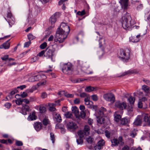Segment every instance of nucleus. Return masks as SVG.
Here are the masks:
<instances>
[{
  "label": "nucleus",
  "instance_id": "nucleus-1",
  "mask_svg": "<svg viewBox=\"0 0 150 150\" xmlns=\"http://www.w3.org/2000/svg\"><path fill=\"white\" fill-rule=\"evenodd\" d=\"M63 25H64V27L63 28L61 27L58 28L56 34L55 38L57 40V42L59 43H62L64 41L70 31L69 26L64 23H62L61 26Z\"/></svg>",
  "mask_w": 150,
  "mask_h": 150
},
{
  "label": "nucleus",
  "instance_id": "nucleus-2",
  "mask_svg": "<svg viewBox=\"0 0 150 150\" xmlns=\"http://www.w3.org/2000/svg\"><path fill=\"white\" fill-rule=\"evenodd\" d=\"M120 21L123 28L126 30L129 29L135 24L134 21L132 20L130 14L127 13L122 17Z\"/></svg>",
  "mask_w": 150,
  "mask_h": 150
},
{
  "label": "nucleus",
  "instance_id": "nucleus-3",
  "mask_svg": "<svg viewBox=\"0 0 150 150\" xmlns=\"http://www.w3.org/2000/svg\"><path fill=\"white\" fill-rule=\"evenodd\" d=\"M106 109L103 107H101L97 115V122L100 124H104L106 117Z\"/></svg>",
  "mask_w": 150,
  "mask_h": 150
},
{
  "label": "nucleus",
  "instance_id": "nucleus-4",
  "mask_svg": "<svg viewBox=\"0 0 150 150\" xmlns=\"http://www.w3.org/2000/svg\"><path fill=\"white\" fill-rule=\"evenodd\" d=\"M118 55L125 62H127L130 59V52L129 50L126 52L124 50L120 49L118 53Z\"/></svg>",
  "mask_w": 150,
  "mask_h": 150
},
{
  "label": "nucleus",
  "instance_id": "nucleus-5",
  "mask_svg": "<svg viewBox=\"0 0 150 150\" xmlns=\"http://www.w3.org/2000/svg\"><path fill=\"white\" fill-rule=\"evenodd\" d=\"M63 72L65 74L70 75L73 71V65L70 63L64 64L62 68Z\"/></svg>",
  "mask_w": 150,
  "mask_h": 150
},
{
  "label": "nucleus",
  "instance_id": "nucleus-6",
  "mask_svg": "<svg viewBox=\"0 0 150 150\" xmlns=\"http://www.w3.org/2000/svg\"><path fill=\"white\" fill-rule=\"evenodd\" d=\"M104 98L106 100L114 103L115 101V97L114 94L111 93L105 94L103 95Z\"/></svg>",
  "mask_w": 150,
  "mask_h": 150
},
{
  "label": "nucleus",
  "instance_id": "nucleus-7",
  "mask_svg": "<svg viewBox=\"0 0 150 150\" xmlns=\"http://www.w3.org/2000/svg\"><path fill=\"white\" fill-rule=\"evenodd\" d=\"M111 141L112 146H117L118 144L122 146L124 144V140L122 136L119 137L118 139L114 138Z\"/></svg>",
  "mask_w": 150,
  "mask_h": 150
},
{
  "label": "nucleus",
  "instance_id": "nucleus-8",
  "mask_svg": "<svg viewBox=\"0 0 150 150\" xmlns=\"http://www.w3.org/2000/svg\"><path fill=\"white\" fill-rule=\"evenodd\" d=\"M115 106L117 109L120 110H122L126 108L127 105L125 102L117 101L115 103Z\"/></svg>",
  "mask_w": 150,
  "mask_h": 150
},
{
  "label": "nucleus",
  "instance_id": "nucleus-9",
  "mask_svg": "<svg viewBox=\"0 0 150 150\" xmlns=\"http://www.w3.org/2000/svg\"><path fill=\"white\" fill-rule=\"evenodd\" d=\"M67 126L68 129H71L73 130H76L78 128L76 122L72 121L68 122L67 123Z\"/></svg>",
  "mask_w": 150,
  "mask_h": 150
},
{
  "label": "nucleus",
  "instance_id": "nucleus-10",
  "mask_svg": "<svg viewBox=\"0 0 150 150\" xmlns=\"http://www.w3.org/2000/svg\"><path fill=\"white\" fill-rule=\"evenodd\" d=\"M7 17L8 18L6 20L9 23L10 27H11L12 25L15 23V18L13 17L12 13L11 12L8 13Z\"/></svg>",
  "mask_w": 150,
  "mask_h": 150
},
{
  "label": "nucleus",
  "instance_id": "nucleus-11",
  "mask_svg": "<svg viewBox=\"0 0 150 150\" xmlns=\"http://www.w3.org/2000/svg\"><path fill=\"white\" fill-rule=\"evenodd\" d=\"M54 51V50L52 48L51 49L47 48L45 50V56L48 58L51 57L53 55V53Z\"/></svg>",
  "mask_w": 150,
  "mask_h": 150
},
{
  "label": "nucleus",
  "instance_id": "nucleus-12",
  "mask_svg": "<svg viewBox=\"0 0 150 150\" xmlns=\"http://www.w3.org/2000/svg\"><path fill=\"white\" fill-rule=\"evenodd\" d=\"M59 13H56L52 16L50 19V22L52 24L55 23L57 18L59 17Z\"/></svg>",
  "mask_w": 150,
  "mask_h": 150
},
{
  "label": "nucleus",
  "instance_id": "nucleus-13",
  "mask_svg": "<svg viewBox=\"0 0 150 150\" xmlns=\"http://www.w3.org/2000/svg\"><path fill=\"white\" fill-rule=\"evenodd\" d=\"M143 121L145 124V125L144 126H150V115H146L144 117Z\"/></svg>",
  "mask_w": 150,
  "mask_h": 150
},
{
  "label": "nucleus",
  "instance_id": "nucleus-14",
  "mask_svg": "<svg viewBox=\"0 0 150 150\" xmlns=\"http://www.w3.org/2000/svg\"><path fill=\"white\" fill-rule=\"evenodd\" d=\"M142 117L141 116H138L135 121L134 124L136 126H140L142 123Z\"/></svg>",
  "mask_w": 150,
  "mask_h": 150
},
{
  "label": "nucleus",
  "instance_id": "nucleus-15",
  "mask_svg": "<svg viewBox=\"0 0 150 150\" xmlns=\"http://www.w3.org/2000/svg\"><path fill=\"white\" fill-rule=\"evenodd\" d=\"M139 72V71L137 69L130 70L123 73L122 76H124L127 75L137 74Z\"/></svg>",
  "mask_w": 150,
  "mask_h": 150
},
{
  "label": "nucleus",
  "instance_id": "nucleus-16",
  "mask_svg": "<svg viewBox=\"0 0 150 150\" xmlns=\"http://www.w3.org/2000/svg\"><path fill=\"white\" fill-rule=\"evenodd\" d=\"M129 0H120V3L124 10L126 11L128 8V2Z\"/></svg>",
  "mask_w": 150,
  "mask_h": 150
},
{
  "label": "nucleus",
  "instance_id": "nucleus-17",
  "mask_svg": "<svg viewBox=\"0 0 150 150\" xmlns=\"http://www.w3.org/2000/svg\"><path fill=\"white\" fill-rule=\"evenodd\" d=\"M29 110L30 107L28 105L26 104L23 105L22 107L21 113L24 115H26L27 114V112H29Z\"/></svg>",
  "mask_w": 150,
  "mask_h": 150
},
{
  "label": "nucleus",
  "instance_id": "nucleus-18",
  "mask_svg": "<svg viewBox=\"0 0 150 150\" xmlns=\"http://www.w3.org/2000/svg\"><path fill=\"white\" fill-rule=\"evenodd\" d=\"M34 126L35 129L37 131H39L42 129V124L41 122H37L35 123Z\"/></svg>",
  "mask_w": 150,
  "mask_h": 150
},
{
  "label": "nucleus",
  "instance_id": "nucleus-19",
  "mask_svg": "<svg viewBox=\"0 0 150 150\" xmlns=\"http://www.w3.org/2000/svg\"><path fill=\"white\" fill-rule=\"evenodd\" d=\"M10 40H9L3 43L2 45H0V49H8L10 45V42H9Z\"/></svg>",
  "mask_w": 150,
  "mask_h": 150
},
{
  "label": "nucleus",
  "instance_id": "nucleus-20",
  "mask_svg": "<svg viewBox=\"0 0 150 150\" xmlns=\"http://www.w3.org/2000/svg\"><path fill=\"white\" fill-rule=\"evenodd\" d=\"M37 118L36 115V112L35 111H33L32 113H30L28 119L29 120H36Z\"/></svg>",
  "mask_w": 150,
  "mask_h": 150
},
{
  "label": "nucleus",
  "instance_id": "nucleus-21",
  "mask_svg": "<svg viewBox=\"0 0 150 150\" xmlns=\"http://www.w3.org/2000/svg\"><path fill=\"white\" fill-rule=\"evenodd\" d=\"M104 141L103 140H100L98 143V145L95 146L94 148L96 150H100L101 149V147L104 144Z\"/></svg>",
  "mask_w": 150,
  "mask_h": 150
},
{
  "label": "nucleus",
  "instance_id": "nucleus-22",
  "mask_svg": "<svg viewBox=\"0 0 150 150\" xmlns=\"http://www.w3.org/2000/svg\"><path fill=\"white\" fill-rule=\"evenodd\" d=\"M49 106V111L52 112L56 110V109L55 108L56 104L54 103H49L48 104Z\"/></svg>",
  "mask_w": 150,
  "mask_h": 150
},
{
  "label": "nucleus",
  "instance_id": "nucleus-23",
  "mask_svg": "<svg viewBox=\"0 0 150 150\" xmlns=\"http://www.w3.org/2000/svg\"><path fill=\"white\" fill-rule=\"evenodd\" d=\"M90 130V128L88 125H86L84 126L83 132L85 135L88 136L89 135Z\"/></svg>",
  "mask_w": 150,
  "mask_h": 150
},
{
  "label": "nucleus",
  "instance_id": "nucleus-24",
  "mask_svg": "<svg viewBox=\"0 0 150 150\" xmlns=\"http://www.w3.org/2000/svg\"><path fill=\"white\" fill-rule=\"evenodd\" d=\"M140 35H138L136 36L132 37L130 38V40L132 42H137L139 40Z\"/></svg>",
  "mask_w": 150,
  "mask_h": 150
},
{
  "label": "nucleus",
  "instance_id": "nucleus-25",
  "mask_svg": "<svg viewBox=\"0 0 150 150\" xmlns=\"http://www.w3.org/2000/svg\"><path fill=\"white\" fill-rule=\"evenodd\" d=\"M86 113L84 111H81L80 112V114L79 113L78 114L77 116L76 117L77 118H78L80 119L81 118L84 119L86 116Z\"/></svg>",
  "mask_w": 150,
  "mask_h": 150
},
{
  "label": "nucleus",
  "instance_id": "nucleus-26",
  "mask_svg": "<svg viewBox=\"0 0 150 150\" xmlns=\"http://www.w3.org/2000/svg\"><path fill=\"white\" fill-rule=\"evenodd\" d=\"M72 112L74 114L76 118L79 114V110L78 108L76 106L72 107Z\"/></svg>",
  "mask_w": 150,
  "mask_h": 150
},
{
  "label": "nucleus",
  "instance_id": "nucleus-27",
  "mask_svg": "<svg viewBox=\"0 0 150 150\" xmlns=\"http://www.w3.org/2000/svg\"><path fill=\"white\" fill-rule=\"evenodd\" d=\"M97 88L96 87H94L90 86L87 87L85 88V90L86 92H91L95 90H96Z\"/></svg>",
  "mask_w": 150,
  "mask_h": 150
},
{
  "label": "nucleus",
  "instance_id": "nucleus-28",
  "mask_svg": "<svg viewBox=\"0 0 150 150\" xmlns=\"http://www.w3.org/2000/svg\"><path fill=\"white\" fill-rule=\"evenodd\" d=\"M9 56L8 55H4L3 57H1V59L3 61H6L7 60H8L9 61H14V59L10 58H9Z\"/></svg>",
  "mask_w": 150,
  "mask_h": 150
},
{
  "label": "nucleus",
  "instance_id": "nucleus-29",
  "mask_svg": "<svg viewBox=\"0 0 150 150\" xmlns=\"http://www.w3.org/2000/svg\"><path fill=\"white\" fill-rule=\"evenodd\" d=\"M117 113L118 112H116L114 114V120L117 122H119L121 118V116L120 115L118 114Z\"/></svg>",
  "mask_w": 150,
  "mask_h": 150
},
{
  "label": "nucleus",
  "instance_id": "nucleus-30",
  "mask_svg": "<svg viewBox=\"0 0 150 150\" xmlns=\"http://www.w3.org/2000/svg\"><path fill=\"white\" fill-rule=\"evenodd\" d=\"M121 124L122 125H125L129 122L128 119L126 117L121 119L120 120Z\"/></svg>",
  "mask_w": 150,
  "mask_h": 150
},
{
  "label": "nucleus",
  "instance_id": "nucleus-31",
  "mask_svg": "<svg viewBox=\"0 0 150 150\" xmlns=\"http://www.w3.org/2000/svg\"><path fill=\"white\" fill-rule=\"evenodd\" d=\"M39 110L40 113H45L46 111V108L42 105H40Z\"/></svg>",
  "mask_w": 150,
  "mask_h": 150
},
{
  "label": "nucleus",
  "instance_id": "nucleus-32",
  "mask_svg": "<svg viewBox=\"0 0 150 150\" xmlns=\"http://www.w3.org/2000/svg\"><path fill=\"white\" fill-rule=\"evenodd\" d=\"M52 70L51 69H48L46 71H45L44 72L50 74V75L52 76V77L55 78V74L54 73H52L51 72L52 71Z\"/></svg>",
  "mask_w": 150,
  "mask_h": 150
},
{
  "label": "nucleus",
  "instance_id": "nucleus-33",
  "mask_svg": "<svg viewBox=\"0 0 150 150\" xmlns=\"http://www.w3.org/2000/svg\"><path fill=\"white\" fill-rule=\"evenodd\" d=\"M55 118L57 122H60L62 121L61 117L60 115L58 113H56L55 115Z\"/></svg>",
  "mask_w": 150,
  "mask_h": 150
},
{
  "label": "nucleus",
  "instance_id": "nucleus-34",
  "mask_svg": "<svg viewBox=\"0 0 150 150\" xmlns=\"http://www.w3.org/2000/svg\"><path fill=\"white\" fill-rule=\"evenodd\" d=\"M38 77L39 79L40 80H45L47 78L46 76L43 74H41L38 75Z\"/></svg>",
  "mask_w": 150,
  "mask_h": 150
},
{
  "label": "nucleus",
  "instance_id": "nucleus-35",
  "mask_svg": "<svg viewBox=\"0 0 150 150\" xmlns=\"http://www.w3.org/2000/svg\"><path fill=\"white\" fill-rule=\"evenodd\" d=\"M128 100L131 105H133L135 101V99L134 97L131 96L128 98Z\"/></svg>",
  "mask_w": 150,
  "mask_h": 150
},
{
  "label": "nucleus",
  "instance_id": "nucleus-36",
  "mask_svg": "<svg viewBox=\"0 0 150 150\" xmlns=\"http://www.w3.org/2000/svg\"><path fill=\"white\" fill-rule=\"evenodd\" d=\"M37 89V88L36 86H33L31 88L27 90L26 92L28 93H32Z\"/></svg>",
  "mask_w": 150,
  "mask_h": 150
},
{
  "label": "nucleus",
  "instance_id": "nucleus-37",
  "mask_svg": "<svg viewBox=\"0 0 150 150\" xmlns=\"http://www.w3.org/2000/svg\"><path fill=\"white\" fill-rule=\"evenodd\" d=\"M42 123L44 125L47 126L50 123V121L48 119L45 118L43 120Z\"/></svg>",
  "mask_w": 150,
  "mask_h": 150
},
{
  "label": "nucleus",
  "instance_id": "nucleus-38",
  "mask_svg": "<svg viewBox=\"0 0 150 150\" xmlns=\"http://www.w3.org/2000/svg\"><path fill=\"white\" fill-rule=\"evenodd\" d=\"M50 137L52 143H54L55 140V136L53 133L51 132L50 133Z\"/></svg>",
  "mask_w": 150,
  "mask_h": 150
},
{
  "label": "nucleus",
  "instance_id": "nucleus-39",
  "mask_svg": "<svg viewBox=\"0 0 150 150\" xmlns=\"http://www.w3.org/2000/svg\"><path fill=\"white\" fill-rule=\"evenodd\" d=\"M28 38L29 41H30L35 39L36 38L35 37L33 36L32 34L31 33L29 34L28 35Z\"/></svg>",
  "mask_w": 150,
  "mask_h": 150
},
{
  "label": "nucleus",
  "instance_id": "nucleus-40",
  "mask_svg": "<svg viewBox=\"0 0 150 150\" xmlns=\"http://www.w3.org/2000/svg\"><path fill=\"white\" fill-rule=\"evenodd\" d=\"M143 90L146 93H148L149 92V89L148 86L144 85L142 87Z\"/></svg>",
  "mask_w": 150,
  "mask_h": 150
},
{
  "label": "nucleus",
  "instance_id": "nucleus-41",
  "mask_svg": "<svg viewBox=\"0 0 150 150\" xmlns=\"http://www.w3.org/2000/svg\"><path fill=\"white\" fill-rule=\"evenodd\" d=\"M65 116L67 118H70L72 117V115L71 112H67L65 113Z\"/></svg>",
  "mask_w": 150,
  "mask_h": 150
},
{
  "label": "nucleus",
  "instance_id": "nucleus-42",
  "mask_svg": "<svg viewBox=\"0 0 150 150\" xmlns=\"http://www.w3.org/2000/svg\"><path fill=\"white\" fill-rule=\"evenodd\" d=\"M86 14V12L85 11V10L84 9L82 11H78L77 13V14L78 15L82 16L85 15Z\"/></svg>",
  "mask_w": 150,
  "mask_h": 150
},
{
  "label": "nucleus",
  "instance_id": "nucleus-43",
  "mask_svg": "<svg viewBox=\"0 0 150 150\" xmlns=\"http://www.w3.org/2000/svg\"><path fill=\"white\" fill-rule=\"evenodd\" d=\"M16 103L18 105H20L22 104L23 101L22 99H18L17 100H16L15 101Z\"/></svg>",
  "mask_w": 150,
  "mask_h": 150
},
{
  "label": "nucleus",
  "instance_id": "nucleus-44",
  "mask_svg": "<svg viewBox=\"0 0 150 150\" xmlns=\"http://www.w3.org/2000/svg\"><path fill=\"white\" fill-rule=\"evenodd\" d=\"M86 141L88 144H91L93 142V139L91 137H89L86 139Z\"/></svg>",
  "mask_w": 150,
  "mask_h": 150
},
{
  "label": "nucleus",
  "instance_id": "nucleus-45",
  "mask_svg": "<svg viewBox=\"0 0 150 150\" xmlns=\"http://www.w3.org/2000/svg\"><path fill=\"white\" fill-rule=\"evenodd\" d=\"M47 46V43L46 42H44L40 45V47L41 49H43L46 48Z\"/></svg>",
  "mask_w": 150,
  "mask_h": 150
},
{
  "label": "nucleus",
  "instance_id": "nucleus-46",
  "mask_svg": "<svg viewBox=\"0 0 150 150\" xmlns=\"http://www.w3.org/2000/svg\"><path fill=\"white\" fill-rule=\"evenodd\" d=\"M78 144H82L83 143V141L82 138L80 137L79 138L77 139L76 140Z\"/></svg>",
  "mask_w": 150,
  "mask_h": 150
},
{
  "label": "nucleus",
  "instance_id": "nucleus-47",
  "mask_svg": "<svg viewBox=\"0 0 150 150\" xmlns=\"http://www.w3.org/2000/svg\"><path fill=\"white\" fill-rule=\"evenodd\" d=\"M105 136L108 138H110V133L108 130H106L105 132Z\"/></svg>",
  "mask_w": 150,
  "mask_h": 150
},
{
  "label": "nucleus",
  "instance_id": "nucleus-48",
  "mask_svg": "<svg viewBox=\"0 0 150 150\" xmlns=\"http://www.w3.org/2000/svg\"><path fill=\"white\" fill-rule=\"evenodd\" d=\"M92 99L94 101H96L98 100V97L97 95H94L91 96Z\"/></svg>",
  "mask_w": 150,
  "mask_h": 150
},
{
  "label": "nucleus",
  "instance_id": "nucleus-49",
  "mask_svg": "<svg viewBox=\"0 0 150 150\" xmlns=\"http://www.w3.org/2000/svg\"><path fill=\"white\" fill-rule=\"evenodd\" d=\"M64 95L67 98H72L74 96V94H70L67 93H64Z\"/></svg>",
  "mask_w": 150,
  "mask_h": 150
},
{
  "label": "nucleus",
  "instance_id": "nucleus-50",
  "mask_svg": "<svg viewBox=\"0 0 150 150\" xmlns=\"http://www.w3.org/2000/svg\"><path fill=\"white\" fill-rule=\"evenodd\" d=\"M16 144L17 146H21L23 145V143L21 141H16Z\"/></svg>",
  "mask_w": 150,
  "mask_h": 150
},
{
  "label": "nucleus",
  "instance_id": "nucleus-51",
  "mask_svg": "<svg viewBox=\"0 0 150 150\" xmlns=\"http://www.w3.org/2000/svg\"><path fill=\"white\" fill-rule=\"evenodd\" d=\"M47 95L46 92H44L41 93V97L43 99L47 97Z\"/></svg>",
  "mask_w": 150,
  "mask_h": 150
},
{
  "label": "nucleus",
  "instance_id": "nucleus-52",
  "mask_svg": "<svg viewBox=\"0 0 150 150\" xmlns=\"http://www.w3.org/2000/svg\"><path fill=\"white\" fill-rule=\"evenodd\" d=\"M45 50H42L38 53V56L39 57H42L43 55H45Z\"/></svg>",
  "mask_w": 150,
  "mask_h": 150
},
{
  "label": "nucleus",
  "instance_id": "nucleus-53",
  "mask_svg": "<svg viewBox=\"0 0 150 150\" xmlns=\"http://www.w3.org/2000/svg\"><path fill=\"white\" fill-rule=\"evenodd\" d=\"M29 81L30 82H33L35 81V76H32L29 79Z\"/></svg>",
  "mask_w": 150,
  "mask_h": 150
},
{
  "label": "nucleus",
  "instance_id": "nucleus-54",
  "mask_svg": "<svg viewBox=\"0 0 150 150\" xmlns=\"http://www.w3.org/2000/svg\"><path fill=\"white\" fill-rule=\"evenodd\" d=\"M26 92H23L21 94V96L23 98L26 97L28 96V93Z\"/></svg>",
  "mask_w": 150,
  "mask_h": 150
},
{
  "label": "nucleus",
  "instance_id": "nucleus-55",
  "mask_svg": "<svg viewBox=\"0 0 150 150\" xmlns=\"http://www.w3.org/2000/svg\"><path fill=\"white\" fill-rule=\"evenodd\" d=\"M74 102L75 104H79L80 103V99L78 98H76L74 100Z\"/></svg>",
  "mask_w": 150,
  "mask_h": 150
},
{
  "label": "nucleus",
  "instance_id": "nucleus-56",
  "mask_svg": "<svg viewBox=\"0 0 150 150\" xmlns=\"http://www.w3.org/2000/svg\"><path fill=\"white\" fill-rule=\"evenodd\" d=\"M22 101L23 102H24L26 105L29 104L30 102L29 100L26 98L22 99Z\"/></svg>",
  "mask_w": 150,
  "mask_h": 150
},
{
  "label": "nucleus",
  "instance_id": "nucleus-57",
  "mask_svg": "<svg viewBox=\"0 0 150 150\" xmlns=\"http://www.w3.org/2000/svg\"><path fill=\"white\" fill-rule=\"evenodd\" d=\"M78 134L79 135L80 137L82 138L83 137V134H84V133L83 132L80 131L78 132Z\"/></svg>",
  "mask_w": 150,
  "mask_h": 150
},
{
  "label": "nucleus",
  "instance_id": "nucleus-58",
  "mask_svg": "<svg viewBox=\"0 0 150 150\" xmlns=\"http://www.w3.org/2000/svg\"><path fill=\"white\" fill-rule=\"evenodd\" d=\"M36 98L35 96L30 97V102H33L36 101Z\"/></svg>",
  "mask_w": 150,
  "mask_h": 150
},
{
  "label": "nucleus",
  "instance_id": "nucleus-59",
  "mask_svg": "<svg viewBox=\"0 0 150 150\" xmlns=\"http://www.w3.org/2000/svg\"><path fill=\"white\" fill-rule=\"evenodd\" d=\"M18 92V90L16 89H15L14 90L12 91L10 93V94L11 95H13L16 93Z\"/></svg>",
  "mask_w": 150,
  "mask_h": 150
},
{
  "label": "nucleus",
  "instance_id": "nucleus-60",
  "mask_svg": "<svg viewBox=\"0 0 150 150\" xmlns=\"http://www.w3.org/2000/svg\"><path fill=\"white\" fill-rule=\"evenodd\" d=\"M0 142L1 143L6 144H8L7 140L4 139H0Z\"/></svg>",
  "mask_w": 150,
  "mask_h": 150
},
{
  "label": "nucleus",
  "instance_id": "nucleus-61",
  "mask_svg": "<svg viewBox=\"0 0 150 150\" xmlns=\"http://www.w3.org/2000/svg\"><path fill=\"white\" fill-rule=\"evenodd\" d=\"M103 22L104 25H107L108 23V18L105 19L103 20Z\"/></svg>",
  "mask_w": 150,
  "mask_h": 150
},
{
  "label": "nucleus",
  "instance_id": "nucleus-62",
  "mask_svg": "<svg viewBox=\"0 0 150 150\" xmlns=\"http://www.w3.org/2000/svg\"><path fill=\"white\" fill-rule=\"evenodd\" d=\"M46 82L45 81H44L43 82H40L37 83V85L38 86H40L41 85H44L46 84Z\"/></svg>",
  "mask_w": 150,
  "mask_h": 150
},
{
  "label": "nucleus",
  "instance_id": "nucleus-63",
  "mask_svg": "<svg viewBox=\"0 0 150 150\" xmlns=\"http://www.w3.org/2000/svg\"><path fill=\"white\" fill-rule=\"evenodd\" d=\"M31 43V41L29 40L28 42H25L24 44V47H28L30 44Z\"/></svg>",
  "mask_w": 150,
  "mask_h": 150
},
{
  "label": "nucleus",
  "instance_id": "nucleus-64",
  "mask_svg": "<svg viewBox=\"0 0 150 150\" xmlns=\"http://www.w3.org/2000/svg\"><path fill=\"white\" fill-rule=\"evenodd\" d=\"M122 150H129V147L128 146L125 145L122 148Z\"/></svg>",
  "mask_w": 150,
  "mask_h": 150
}]
</instances>
